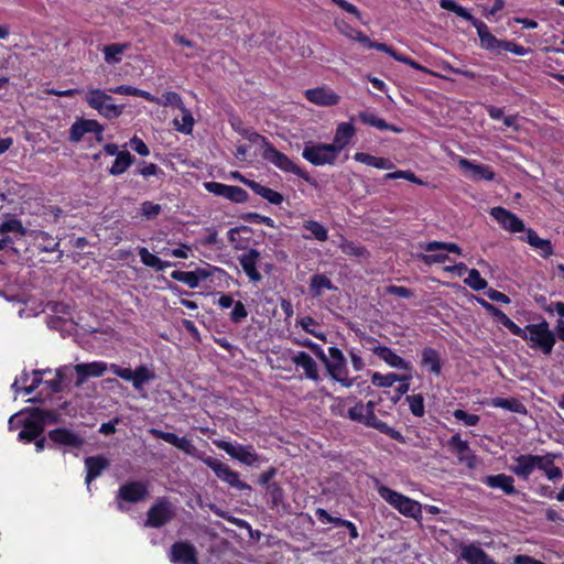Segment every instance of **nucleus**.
I'll return each mask as SVG.
<instances>
[{
  "mask_svg": "<svg viewBox=\"0 0 564 564\" xmlns=\"http://www.w3.org/2000/svg\"><path fill=\"white\" fill-rule=\"evenodd\" d=\"M492 315L512 334H520L521 327L511 321L501 310L498 307L495 310Z\"/></svg>",
  "mask_w": 564,
  "mask_h": 564,
  "instance_id": "nucleus-59",
  "label": "nucleus"
},
{
  "mask_svg": "<svg viewBox=\"0 0 564 564\" xmlns=\"http://www.w3.org/2000/svg\"><path fill=\"white\" fill-rule=\"evenodd\" d=\"M259 259L260 252L256 249H250L238 257L242 270L253 282H259L261 280V274L257 270Z\"/></svg>",
  "mask_w": 564,
  "mask_h": 564,
  "instance_id": "nucleus-26",
  "label": "nucleus"
},
{
  "mask_svg": "<svg viewBox=\"0 0 564 564\" xmlns=\"http://www.w3.org/2000/svg\"><path fill=\"white\" fill-rule=\"evenodd\" d=\"M104 131L102 126L97 120L83 119L73 123L69 130V140L78 142L86 133L101 134Z\"/></svg>",
  "mask_w": 564,
  "mask_h": 564,
  "instance_id": "nucleus-22",
  "label": "nucleus"
},
{
  "mask_svg": "<svg viewBox=\"0 0 564 564\" xmlns=\"http://www.w3.org/2000/svg\"><path fill=\"white\" fill-rule=\"evenodd\" d=\"M373 346L370 350L379 357L382 361L395 369L405 370L408 373H411L413 367L412 364L399 355H397L391 348L380 345L377 340H372Z\"/></svg>",
  "mask_w": 564,
  "mask_h": 564,
  "instance_id": "nucleus-13",
  "label": "nucleus"
},
{
  "mask_svg": "<svg viewBox=\"0 0 564 564\" xmlns=\"http://www.w3.org/2000/svg\"><path fill=\"white\" fill-rule=\"evenodd\" d=\"M36 240L42 250L46 252L54 251L58 247V241H56L54 237H52L50 234L45 231H40L36 235Z\"/></svg>",
  "mask_w": 564,
  "mask_h": 564,
  "instance_id": "nucleus-57",
  "label": "nucleus"
},
{
  "mask_svg": "<svg viewBox=\"0 0 564 564\" xmlns=\"http://www.w3.org/2000/svg\"><path fill=\"white\" fill-rule=\"evenodd\" d=\"M109 370L119 378L131 382L133 388L139 392L143 390L147 383L154 380L156 377L154 370L147 365H140L134 370H131L130 368H122L116 364H110Z\"/></svg>",
  "mask_w": 564,
  "mask_h": 564,
  "instance_id": "nucleus-5",
  "label": "nucleus"
},
{
  "mask_svg": "<svg viewBox=\"0 0 564 564\" xmlns=\"http://www.w3.org/2000/svg\"><path fill=\"white\" fill-rule=\"evenodd\" d=\"M204 187L207 192L216 196L225 197L234 203H245L248 199V193L239 186L218 182H206L204 183Z\"/></svg>",
  "mask_w": 564,
  "mask_h": 564,
  "instance_id": "nucleus-12",
  "label": "nucleus"
},
{
  "mask_svg": "<svg viewBox=\"0 0 564 564\" xmlns=\"http://www.w3.org/2000/svg\"><path fill=\"white\" fill-rule=\"evenodd\" d=\"M161 209V205L152 202H144L141 205L142 215L148 219L155 218L160 214Z\"/></svg>",
  "mask_w": 564,
  "mask_h": 564,
  "instance_id": "nucleus-63",
  "label": "nucleus"
},
{
  "mask_svg": "<svg viewBox=\"0 0 564 564\" xmlns=\"http://www.w3.org/2000/svg\"><path fill=\"white\" fill-rule=\"evenodd\" d=\"M241 182L249 186L257 195L261 196L273 205H280L283 202L282 194L272 188L263 186L256 181L246 180L245 177H241Z\"/></svg>",
  "mask_w": 564,
  "mask_h": 564,
  "instance_id": "nucleus-32",
  "label": "nucleus"
},
{
  "mask_svg": "<svg viewBox=\"0 0 564 564\" xmlns=\"http://www.w3.org/2000/svg\"><path fill=\"white\" fill-rule=\"evenodd\" d=\"M458 166L464 172L465 176L474 182L492 181L495 178V172L488 165L478 164L465 158H460L458 160Z\"/></svg>",
  "mask_w": 564,
  "mask_h": 564,
  "instance_id": "nucleus-15",
  "label": "nucleus"
},
{
  "mask_svg": "<svg viewBox=\"0 0 564 564\" xmlns=\"http://www.w3.org/2000/svg\"><path fill=\"white\" fill-rule=\"evenodd\" d=\"M109 370V366L102 361H93L88 364H77L75 371L77 373L76 386H82L88 377H100Z\"/></svg>",
  "mask_w": 564,
  "mask_h": 564,
  "instance_id": "nucleus-24",
  "label": "nucleus"
},
{
  "mask_svg": "<svg viewBox=\"0 0 564 564\" xmlns=\"http://www.w3.org/2000/svg\"><path fill=\"white\" fill-rule=\"evenodd\" d=\"M328 352L329 357L324 364L330 377L346 388L351 387L354 380L348 377L347 364L341 350L330 347Z\"/></svg>",
  "mask_w": 564,
  "mask_h": 564,
  "instance_id": "nucleus-6",
  "label": "nucleus"
},
{
  "mask_svg": "<svg viewBox=\"0 0 564 564\" xmlns=\"http://www.w3.org/2000/svg\"><path fill=\"white\" fill-rule=\"evenodd\" d=\"M411 379L412 373L408 372L403 375H397L394 372L382 375L380 372H375L371 376V383L380 388H390L398 381H410Z\"/></svg>",
  "mask_w": 564,
  "mask_h": 564,
  "instance_id": "nucleus-36",
  "label": "nucleus"
},
{
  "mask_svg": "<svg viewBox=\"0 0 564 564\" xmlns=\"http://www.w3.org/2000/svg\"><path fill=\"white\" fill-rule=\"evenodd\" d=\"M468 276L465 279V283L475 291H481L487 288V281L480 276V273L476 269L468 270Z\"/></svg>",
  "mask_w": 564,
  "mask_h": 564,
  "instance_id": "nucleus-54",
  "label": "nucleus"
},
{
  "mask_svg": "<svg viewBox=\"0 0 564 564\" xmlns=\"http://www.w3.org/2000/svg\"><path fill=\"white\" fill-rule=\"evenodd\" d=\"M482 482L490 488H499L507 495H513L517 492L513 485L514 479L506 474L487 476L484 478Z\"/></svg>",
  "mask_w": 564,
  "mask_h": 564,
  "instance_id": "nucleus-33",
  "label": "nucleus"
},
{
  "mask_svg": "<svg viewBox=\"0 0 564 564\" xmlns=\"http://www.w3.org/2000/svg\"><path fill=\"white\" fill-rule=\"evenodd\" d=\"M371 408H375V403L372 401H369L366 404L358 402L356 405L348 410V417L352 421L364 424Z\"/></svg>",
  "mask_w": 564,
  "mask_h": 564,
  "instance_id": "nucleus-50",
  "label": "nucleus"
},
{
  "mask_svg": "<svg viewBox=\"0 0 564 564\" xmlns=\"http://www.w3.org/2000/svg\"><path fill=\"white\" fill-rule=\"evenodd\" d=\"M180 111L182 112V117L181 119L175 118L173 120L174 127L182 133L191 134L194 127V118L185 106L181 107Z\"/></svg>",
  "mask_w": 564,
  "mask_h": 564,
  "instance_id": "nucleus-47",
  "label": "nucleus"
},
{
  "mask_svg": "<svg viewBox=\"0 0 564 564\" xmlns=\"http://www.w3.org/2000/svg\"><path fill=\"white\" fill-rule=\"evenodd\" d=\"M456 420L462 421L467 426H475L479 423L480 417L476 414H469L462 409H457L453 412Z\"/></svg>",
  "mask_w": 564,
  "mask_h": 564,
  "instance_id": "nucleus-61",
  "label": "nucleus"
},
{
  "mask_svg": "<svg viewBox=\"0 0 564 564\" xmlns=\"http://www.w3.org/2000/svg\"><path fill=\"white\" fill-rule=\"evenodd\" d=\"M149 433L153 435L156 438H161L165 441L166 443L175 446L176 448L183 451L185 454L195 457L197 459H200L203 462V458H207L208 456H205L203 453H200L192 443V441L187 437H180L174 433L170 432H163L158 429H150Z\"/></svg>",
  "mask_w": 564,
  "mask_h": 564,
  "instance_id": "nucleus-10",
  "label": "nucleus"
},
{
  "mask_svg": "<svg viewBox=\"0 0 564 564\" xmlns=\"http://www.w3.org/2000/svg\"><path fill=\"white\" fill-rule=\"evenodd\" d=\"M339 153L330 143L307 141L304 143L302 156L315 166L334 165Z\"/></svg>",
  "mask_w": 564,
  "mask_h": 564,
  "instance_id": "nucleus-4",
  "label": "nucleus"
},
{
  "mask_svg": "<svg viewBox=\"0 0 564 564\" xmlns=\"http://www.w3.org/2000/svg\"><path fill=\"white\" fill-rule=\"evenodd\" d=\"M410 410L413 415L422 416L424 414V402L420 394L410 395L406 398Z\"/></svg>",
  "mask_w": 564,
  "mask_h": 564,
  "instance_id": "nucleus-62",
  "label": "nucleus"
},
{
  "mask_svg": "<svg viewBox=\"0 0 564 564\" xmlns=\"http://www.w3.org/2000/svg\"><path fill=\"white\" fill-rule=\"evenodd\" d=\"M516 336L521 337L529 343L533 349H540L543 354L550 355L556 343L555 334L550 329L546 321L538 324H529L521 328L520 334Z\"/></svg>",
  "mask_w": 564,
  "mask_h": 564,
  "instance_id": "nucleus-1",
  "label": "nucleus"
},
{
  "mask_svg": "<svg viewBox=\"0 0 564 564\" xmlns=\"http://www.w3.org/2000/svg\"><path fill=\"white\" fill-rule=\"evenodd\" d=\"M237 131L248 141L254 143V144H258L261 147L262 151L265 150L267 145L270 144V142L264 138L262 137L261 134H259L258 132L253 131V130H248V129H237Z\"/></svg>",
  "mask_w": 564,
  "mask_h": 564,
  "instance_id": "nucleus-56",
  "label": "nucleus"
},
{
  "mask_svg": "<svg viewBox=\"0 0 564 564\" xmlns=\"http://www.w3.org/2000/svg\"><path fill=\"white\" fill-rule=\"evenodd\" d=\"M174 564H198L196 547L187 541L175 542L169 553Z\"/></svg>",
  "mask_w": 564,
  "mask_h": 564,
  "instance_id": "nucleus-14",
  "label": "nucleus"
},
{
  "mask_svg": "<svg viewBox=\"0 0 564 564\" xmlns=\"http://www.w3.org/2000/svg\"><path fill=\"white\" fill-rule=\"evenodd\" d=\"M174 514V506L166 498H161L149 509L144 524L150 528H161L170 522Z\"/></svg>",
  "mask_w": 564,
  "mask_h": 564,
  "instance_id": "nucleus-9",
  "label": "nucleus"
},
{
  "mask_svg": "<svg viewBox=\"0 0 564 564\" xmlns=\"http://www.w3.org/2000/svg\"><path fill=\"white\" fill-rule=\"evenodd\" d=\"M471 24L477 30L481 47L488 51L500 53L502 40H498L495 35H492L488 26L482 21L474 19Z\"/></svg>",
  "mask_w": 564,
  "mask_h": 564,
  "instance_id": "nucleus-25",
  "label": "nucleus"
},
{
  "mask_svg": "<svg viewBox=\"0 0 564 564\" xmlns=\"http://www.w3.org/2000/svg\"><path fill=\"white\" fill-rule=\"evenodd\" d=\"M305 97L314 105L329 107L339 102V96L326 87H318L305 90Z\"/></svg>",
  "mask_w": 564,
  "mask_h": 564,
  "instance_id": "nucleus-21",
  "label": "nucleus"
},
{
  "mask_svg": "<svg viewBox=\"0 0 564 564\" xmlns=\"http://www.w3.org/2000/svg\"><path fill=\"white\" fill-rule=\"evenodd\" d=\"M560 453H546L541 455V460L538 470L543 471L546 479L552 482H557L563 478V471L558 466H555L554 462L560 458Z\"/></svg>",
  "mask_w": 564,
  "mask_h": 564,
  "instance_id": "nucleus-23",
  "label": "nucleus"
},
{
  "mask_svg": "<svg viewBox=\"0 0 564 564\" xmlns=\"http://www.w3.org/2000/svg\"><path fill=\"white\" fill-rule=\"evenodd\" d=\"M491 405L501 408L513 413L525 414L527 409L522 402L516 398H495L491 400Z\"/></svg>",
  "mask_w": 564,
  "mask_h": 564,
  "instance_id": "nucleus-44",
  "label": "nucleus"
},
{
  "mask_svg": "<svg viewBox=\"0 0 564 564\" xmlns=\"http://www.w3.org/2000/svg\"><path fill=\"white\" fill-rule=\"evenodd\" d=\"M208 274L205 270L199 269L197 271H180L175 270L171 273L173 280L185 283L191 289H195L199 285L200 280L206 279Z\"/></svg>",
  "mask_w": 564,
  "mask_h": 564,
  "instance_id": "nucleus-35",
  "label": "nucleus"
},
{
  "mask_svg": "<svg viewBox=\"0 0 564 564\" xmlns=\"http://www.w3.org/2000/svg\"><path fill=\"white\" fill-rule=\"evenodd\" d=\"M424 249L429 252L436 251V250H445L447 252L460 254L462 249L458 247V245L453 242H441V241H431L429 242Z\"/></svg>",
  "mask_w": 564,
  "mask_h": 564,
  "instance_id": "nucleus-55",
  "label": "nucleus"
},
{
  "mask_svg": "<svg viewBox=\"0 0 564 564\" xmlns=\"http://www.w3.org/2000/svg\"><path fill=\"white\" fill-rule=\"evenodd\" d=\"M338 247L346 256L356 258L360 261L369 258V252L364 246L347 240L343 236L340 237Z\"/></svg>",
  "mask_w": 564,
  "mask_h": 564,
  "instance_id": "nucleus-37",
  "label": "nucleus"
},
{
  "mask_svg": "<svg viewBox=\"0 0 564 564\" xmlns=\"http://www.w3.org/2000/svg\"><path fill=\"white\" fill-rule=\"evenodd\" d=\"M354 159L357 162L364 163L369 166H373L380 170H390L393 167V164L391 161L384 158H378L373 156L371 154L365 153V152H357L354 155Z\"/></svg>",
  "mask_w": 564,
  "mask_h": 564,
  "instance_id": "nucleus-41",
  "label": "nucleus"
},
{
  "mask_svg": "<svg viewBox=\"0 0 564 564\" xmlns=\"http://www.w3.org/2000/svg\"><path fill=\"white\" fill-rule=\"evenodd\" d=\"M459 557L468 564H495L487 553L476 544H463Z\"/></svg>",
  "mask_w": 564,
  "mask_h": 564,
  "instance_id": "nucleus-27",
  "label": "nucleus"
},
{
  "mask_svg": "<svg viewBox=\"0 0 564 564\" xmlns=\"http://www.w3.org/2000/svg\"><path fill=\"white\" fill-rule=\"evenodd\" d=\"M355 135V128L350 122H341L337 126L334 140L330 143L340 153Z\"/></svg>",
  "mask_w": 564,
  "mask_h": 564,
  "instance_id": "nucleus-31",
  "label": "nucleus"
},
{
  "mask_svg": "<svg viewBox=\"0 0 564 564\" xmlns=\"http://www.w3.org/2000/svg\"><path fill=\"white\" fill-rule=\"evenodd\" d=\"M109 460L102 455L90 456L85 458V467L87 470L86 474V485L88 489H90V482L99 477L105 469L109 467Z\"/></svg>",
  "mask_w": 564,
  "mask_h": 564,
  "instance_id": "nucleus-28",
  "label": "nucleus"
},
{
  "mask_svg": "<svg viewBox=\"0 0 564 564\" xmlns=\"http://www.w3.org/2000/svg\"><path fill=\"white\" fill-rule=\"evenodd\" d=\"M44 429L41 422H36L32 416L24 423L23 430L19 433V440L24 442H32L36 440Z\"/></svg>",
  "mask_w": 564,
  "mask_h": 564,
  "instance_id": "nucleus-42",
  "label": "nucleus"
},
{
  "mask_svg": "<svg viewBox=\"0 0 564 564\" xmlns=\"http://www.w3.org/2000/svg\"><path fill=\"white\" fill-rule=\"evenodd\" d=\"M378 494L384 501H387L404 517L414 519L421 517L422 506L419 501H415L386 486H380L378 488Z\"/></svg>",
  "mask_w": 564,
  "mask_h": 564,
  "instance_id": "nucleus-3",
  "label": "nucleus"
},
{
  "mask_svg": "<svg viewBox=\"0 0 564 564\" xmlns=\"http://www.w3.org/2000/svg\"><path fill=\"white\" fill-rule=\"evenodd\" d=\"M48 437L54 444L68 448H80L85 444L80 434L64 427L50 431Z\"/></svg>",
  "mask_w": 564,
  "mask_h": 564,
  "instance_id": "nucleus-17",
  "label": "nucleus"
},
{
  "mask_svg": "<svg viewBox=\"0 0 564 564\" xmlns=\"http://www.w3.org/2000/svg\"><path fill=\"white\" fill-rule=\"evenodd\" d=\"M337 28L341 34H344L345 36H347L351 40L360 42L365 46H367V44L370 43V39L367 35H365L362 32L351 28L344 21L340 23H337Z\"/></svg>",
  "mask_w": 564,
  "mask_h": 564,
  "instance_id": "nucleus-51",
  "label": "nucleus"
},
{
  "mask_svg": "<svg viewBox=\"0 0 564 564\" xmlns=\"http://www.w3.org/2000/svg\"><path fill=\"white\" fill-rule=\"evenodd\" d=\"M203 463L208 466L215 475L228 486L239 490H250V486L240 480L239 474L231 469L227 464L221 463L215 457L203 458Z\"/></svg>",
  "mask_w": 564,
  "mask_h": 564,
  "instance_id": "nucleus-8",
  "label": "nucleus"
},
{
  "mask_svg": "<svg viewBox=\"0 0 564 564\" xmlns=\"http://www.w3.org/2000/svg\"><path fill=\"white\" fill-rule=\"evenodd\" d=\"M448 446L456 454L460 463L465 464L468 468L476 466V456L470 451L468 442L462 440L459 434H455L449 438Z\"/></svg>",
  "mask_w": 564,
  "mask_h": 564,
  "instance_id": "nucleus-19",
  "label": "nucleus"
},
{
  "mask_svg": "<svg viewBox=\"0 0 564 564\" xmlns=\"http://www.w3.org/2000/svg\"><path fill=\"white\" fill-rule=\"evenodd\" d=\"M358 118H359V120L362 123L371 126V127H375V128H377L379 130H390V131H393L395 133H400L401 132L400 128L387 123L383 119L378 118L372 112H368V111L359 112Z\"/></svg>",
  "mask_w": 564,
  "mask_h": 564,
  "instance_id": "nucleus-40",
  "label": "nucleus"
},
{
  "mask_svg": "<svg viewBox=\"0 0 564 564\" xmlns=\"http://www.w3.org/2000/svg\"><path fill=\"white\" fill-rule=\"evenodd\" d=\"M133 163V156L128 151H121L111 167L109 169V173L111 175H120L124 173L128 167Z\"/></svg>",
  "mask_w": 564,
  "mask_h": 564,
  "instance_id": "nucleus-48",
  "label": "nucleus"
},
{
  "mask_svg": "<svg viewBox=\"0 0 564 564\" xmlns=\"http://www.w3.org/2000/svg\"><path fill=\"white\" fill-rule=\"evenodd\" d=\"M262 158L276 169L301 176L302 170L284 153L276 150L271 143L262 151Z\"/></svg>",
  "mask_w": 564,
  "mask_h": 564,
  "instance_id": "nucleus-11",
  "label": "nucleus"
},
{
  "mask_svg": "<svg viewBox=\"0 0 564 564\" xmlns=\"http://www.w3.org/2000/svg\"><path fill=\"white\" fill-rule=\"evenodd\" d=\"M440 6L442 9L452 11L466 21L471 22L475 19L464 7L459 6L454 0H440Z\"/></svg>",
  "mask_w": 564,
  "mask_h": 564,
  "instance_id": "nucleus-52",
  "label": "nucleus"
},
{
  "mask_svg": "<svg viewBox=\"0 0 564 564\" xmlns=\"http://www.w3.org/2000/svg\"><path fill=\"white\" fill-rule=\"evenodd\" d=\"M332 281L324 274H315L311 279L310 290L314 296H321L324 290H333Z\"/></svg>",
  "mask_w": 564,
  "mask_h": 564,
  "instance_id": "nucleus-49",
  "label": "nucleus"
},
{
  "mask_svg": "<svg viewBox=\"0 0 564 564\" xmlns=\"http://www.w3.org/2000/svg\"><path fill=\"white\" fill-rule=\"evenodd\" d=\"M513 460L511 471L522 479H528L539 468L541 455L524 454L514 457Z\"/></svg>",
  "mask_w": 564,
  "mask_h": 564,
  "instance_id": "nucleus-18",
  "label": "nucleus"
},
{
  "mask_svg": "<svg viewBox=\"0 0 564 564\" xmlns=\"http://www.w3.org/2000/svg\"><path fill=\"white\" fill-rule=\"evenodd\" d=\"M84 99L90 108L106 119H116L123 112V106L113 104V98L102 89L88 88Z\"/></svg>",
  "mask_w": 564,
  "mask_h": 564,
  "instance_id": "nucleus-2",
  "label": "nucleus"
},
{
  "mask_svg": "<svg viewBox=\"0 0 564 564\" xmlns=\"http://www.w3.org/2000/svg\"><path fill=\"white\" fill-rule=\"evenodd\" d=\"M490 215L497 223L510 232H521L524 230L523 221L516 215L503 207H494Z\"/></svg>",
  "mask_w": 564,
  "mask_h": 564,
  "instance_id": "nucleus-16",
  "label": "nucleus"
},
{
  "mask_svg": "<svg viewBox=\"0 0 564 564\" xmlns=\"http://www.w3.org/2000/svg\"><path fill=\"white\" fill-rule=\"evenodd\" d=\"M525 232L527 242L535 250H538L542 257L547 258L553 253V248L550 240L540 238L538 234L532 229H527Z\"/></svg>",
  "mask_w": 564,
  "mask_h": 564,
  "instance_id": "nucleus-38",
  "label": "nucleus"
},
{
  "mask_svg": "<svg viewBox=\"0 0 564 564\" xmlns=\"http://www.w3.org/2000/svg\"><path fill=\"white\" fill-rule=\"evenodd\" d=\"M214 443L219 449L226 452L232 459H236L243 465L253 466L260 462V457L252 445H242L239 443L234 444L221 440H217Z\"/></svg>",
  "mask_w": 564,
  "mask_h": 564,
  "instance_id": "nucleus-7",
  "label": "nucleus"
},
{
  "mask_svg": "<svg viewBox=\"0 0 564 564\" xmlns=\"http://www.w3.org/2000/svg\"><path fill=\"white\" fill-rule=\"evenodd\" d=\"M303 228L310 232L308 235H303V238L306 240L316 239L324 242L328 239V230L316 220H305Z\"/></svg>",
  "mask_w": 564,
  "mask_h": 564,
  "instance_id": "nucleus-39",
  "label": "nucleus"
},
{
  "mask_svg": "<svg viewBox=\"0 0 564 564\" xmlns=\"http://www.w3.org/2000/svg\"><path fill=\"white\" fill-rule=\"evenodd\" d=\"M422 365L435 376L441 375V358L438 352L433 348H424L422 351Z\"/></svg>",
  "mask_w": 564,
  "mask_h": 564,
  "instance_id": "nucleus-43",
  "label": "nucleus"
},
{
  "mask_svg": "<svg viewBox=\"0 0 564 564\" xmlns=\"http://www.w3.org/2000/svg\"><path fill=\"white\" fill-rule=\"evenodd\" d=\"M31 416L36 421L41 422L42 426L48 422H57V414L53 411L43 410V409H33L31 411Z\"/></svg>",
  "mask_w": 564,
  "mask_h": 564,
  "instance_id": "nucleus-58",
  "label": "nucleus"
},
{
  "mask_svg": "<svg viewBox=\"0 0 564 564\" xmlns=\"http://www.w3.org/2000/svg\"><path fill=\"white\" fill-rule=\"evenodd\" d=\"M9 232H18L23 236L25 235V228L23 227L22 223L14 217L2 221L0 224V250L4 249L12 242L8 235Z\"/></svg>",
  "mask_w": 564,
  "mask_h": 564,
  "instance_id": "nucleus-30",
  "label": "nucleus"
},
{
  "mask_svg": "<svg viewBox=\"0 0 564 564\" xmlns=\"http://www.w3.org/2000/svg\"><path fill=\"white\" fill-rule=\"evenodd\" d=\"M148 495V487L141 481H130L123 484L118 490V499L130 503L142 501Z\"/></svg>",
  "mask_w": 564,
  "mask_h": 564,
  "instance_id": "nucleus-20",
  "label": "nucleus"
},
{
  "mask_svg": "<svg viewBox=\"0 0 564 564\" xmlns=\"http://www.w3.org/2000/svg\"><path fill=\"white\" fill-rule=\"evenodd\" d=\"M364 424L369 426V427H373V429L378 430L381 433H384V434L389 435L391 438H393L395 441H399V442L403 441V436L401 435L400 432H398L394 429L390 427L387 423H384L383 421L379 420L376 416L375 408L370 409V411L367 414V417H366Z\"/></svg>",
  "mask_w": 564,
  "mask_h": 564,
  "instance_id": "nucleus-34",
  "label": "nucleus"
},
{
  "mask_svg": "<svg viewBox=\"0 0 564 564\" xmlns=\"http://www.w3.org/2000/svg\"><path fill=\"white\" fill-rule=\"evenodd\" d=\"M247 316H248V312H247L245 305L242 304V302H236L234 304V310L231 311V314H230V319L234 323H240Z\"/></svg>",
  "mask_w": 564,
  "mask_h": 564,
  "instance_id": "nucleus-64",
  "label": "nucleus"
},
{
  "mask_svg": "<svg viewBox=\"0 0 564 564\" xmlns=\"http://www.w3.org/2000/svg\"><path fill=\"white\" fill-rule=\"evenodd\" d=\"M156 104L164 107L171 105L177 107L178 109L184 106L181 96L174 91H167L163 94L162 97L159 98V102Z\"/></svg>",
  "mask_w": 564,
  "mask_h": 564,
  "instance_id": "nucleus-60",
  "label": "nucleus"
},
{
  "mask_svg": "<svg viewBox=\"0 0 564 564\" xmlns=\"http://www.w3.org/2000/svg\"><path fill=\"white\" fill-rule=\"evenodd\" d=\"M292 362L303 368L304 375L307 379L317 381L319 379L316 361L305 351H297L291 358Z\"/></svg>",
  "mask_w": 564,
  "mask_h": 564,
  "instance_id": "nucleus-29",
  "label": "nucleus"
},
{
  "mask_svg": "<svg viewBox=\"0 0 564 564\" xmlns=\"http://www.w3.org/2000/svg\"><path fill=\"white\" fill-rule=\"evenodd\" d=\"M129 44L115 43L104 46V58L108 64H118L121 62V55L128 50Z\"/></svg>",
  "mask_w": 564,
  "mask_h": 564,
  "instance_id": "nucleus-45",
  "label": "nucleus"
},
{
  "mask_svg": "<svg viewBox=\"0 0 564 564\" xmlns=\"http://www.w3.org/2000/svg\"><path fill=\"white\" fill-rule=\"evenodd\" d=\"M301 327L308 334L313 335L315 338L321 339L323 341L327 340L325 333L316 330V321L310 316L302 317L297 322Z\"/></svg>",
  "mask_w": 564,
  "mask_h": 564,
  "instance_id": "nucleus-53",
  "label": "nucleus"
},
{
  "mask_svg": "<svg viewBox=\"0 0 564 564\" xmlns=\"http://www.w3.org/2000/svg\"><path fill=\"white\" fill-rule=\"evenodd\" d=\"M139 256L144 265L153 268L156 271H163L164 269L171 267L170 262L161 260L144 247L139 248Z\"/></svg>",
  "mask_w": 564,
  "mask_h": 564,
  "instance_id": "nucleus-46",
  "label": "nucleus"
}]
</instances>
